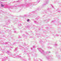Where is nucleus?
<instances>
[{
  "label": "nucleus",
  "mask_w": 61,
  "mask_h": 61,
  "mask_svg": "<svg viewBox=\"0 0 61 61\" xmlns=\"http://www.w3.org/2000/svg\"><path fill=\"white\" fill-rule=\"evenodd\" d=\"M1 6H2V7H3V6H4V5H1Z\"/></svg>",
  "instance_id": "f257e3e1"
},
{
  "label": "nucleus",
  "mask_w": 61,
  "mask_h": 61,
  "mask_svg": "<svg viewBox=\"0 0 61 61\" xmlns=\"http://www.w3.org/2000/svg\"><path fill=\"white\" fill-rule=\"evenodd\" d=\"M29 19H28V20H27V21H29Z\"/></svg>",
  "instance_id": "f03ea898"
}]
</instances>
